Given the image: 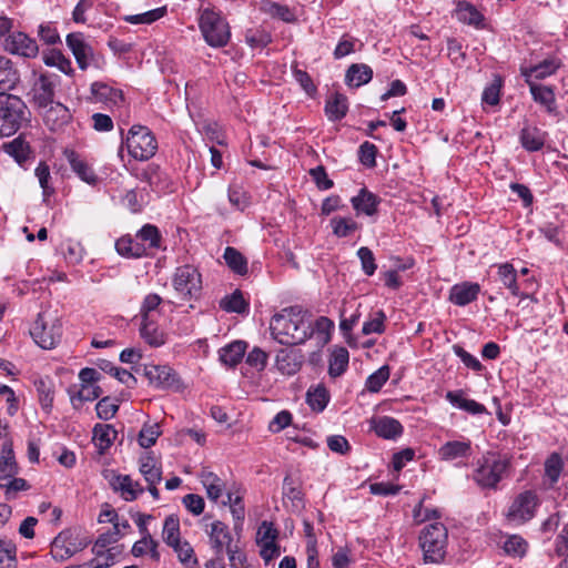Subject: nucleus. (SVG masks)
Returning <instances> with one entry per match:
<instances>
[{
	"instance_id": "nucleus-1",
	"label": "nucleus",
	"mask_w": 568,
	"mask_h": 568,
	"mask_svg": "<svg viewBox=\"0 0 568 568\" xmlns=\"http://www.w3.org/2000/svg\"><path fill=\"white\" fill-rule=\"evenodd\" d=\"M270 328L282 345L303 344L313 334V324L301 306L283 308L272 317Z\"/></svg>"
},
{
	"instance_id": "nucleus-2",
	"label": "nucleus",
	"mask_w": 568,
	"mask_h": 568,
	"mask_svg": "<svg viewBox=\"0 0 568 568\" xmlns=\"http://www.w3.org/2000/svg\"><path fill=\"white\" fill-rule=\"evenodd\" d=\"M513 457L508 453L486 452L476 463L474 481L483 489H496L508 476Z\"/></svg>"
},
{
	"instance_id": "nucleus-3",
	"label": "nucleus",
	"mask_w": 568,
	"mask_h": 568,
	"mask_svg": "<svg viewBox=\"0 0 568 568\" xmlns=\"http://www.w3.org/2000/svg\"><path fill=\"white\" fill-rule=\"evenodd\" d=\"M199 28L205 42L212 48L225 47L231 38L227 21L212 7L199 9Z\"/></svg>"
},
{
	"instance_id": "nucleus-4",
	"label": "nucleus",
	"mask_w": 568,
	"mask_h": 568,
	"mask_svg": "<svg viewBox=\"0 0 568 568\" xmlns=\"http://www.w3.org/2000/svg\"><path fill=\"white\" fill-rule=\"evenodd\" d=\"M30 112L23 100L7 92H0V135L14 134L29 120Z\"/></svg>"
},
{
	"instance_id": "nucleus-5",
	"label": "nucleus",
	"mask_w": 568,
	"mask_h": 568,
	"mask_svg": "<svg viewBox=\"0 0 568 568\" xmlns=\"http://www.w3.org/2000/svg\"><path fill=\"white\" fill-rule=\"evenodd\" d=\"M447 528L442 523L427 525L419 535V545L425 562L438 564L446 555Z\"/></svg>"
},
{
	"instance_id": "nucleus-6",
	"label": "nucleus",
	"mask_w": 568,
	"mask_h": 568,
	"mask_svg": "<svg viewBox=\"0 0 568 568\" xmlns=\"http://www.w3.org/2000/svg\"><path fill=\"white\" fill-rule=\"evenodd\" d=\"M60 77L55 73L33 72L27 97L34 110L38 108H45L55 101V91L60 85Z\"/></svg>"
},
{
	"instance_id": "nucleus-7",
	"label": "nucleus",
	"mask_w": 568,
	"mask_h": 568,
	"mask_svg": "<svg viewBox=\"0 0 568 568\" xmlns=\"http://www.w3.org/2000/svg\"><path fill=\"white\" fill-rule=\"evenodd\" d=\"M129 154L135 160L146 161L151 159L156 150L158 142L151 130L144 125H132L125 139Z\"/></svg>"
},
{
	"instance_id": "nucleus-8",
	"label": "nucleus",
	"mask_w": 568,
	"mask_h": 568,
	"mask_svg": "<svg viewBox=\"0 0 568 568\" xmlns=\"http://www.w3.org/2000/svg\"><path fill=\"white\" fill-rule=\"evenodd\" d=\"M30 335L41 348L52 349L61 339L62 323L58 318L48 321L44 313H39L30 328Z\"/></svg>"
},
{
	"instance_id": "nucleus-9",
	"label": "nucleus",
	"mask_w": 568,
	"mask_h": 568,
	"mask_svg": "<svg viewBox=\"0 0 568 568\" xmlns=\"http://www.w3.org/2000/svg\"><path fill=\"white\" fill-rule=\"evenodd\" d=\"M176 294L184 301L197 298L202 291V277L197 268L182 265L175 270L172 280Z\"/></svg>"
},
{
	"instance_id": "nucleus-10",
	"label": "nucleus",
	"mask_w": 568,
	"mask_h": 568,
	"mask_svg": "<svg viewBox=\"0 0 568 568\" xmlns=\"http://www.w3.org/2000/svg\"><path fill=\"white\" fill-rule=\"evenodd\" d=\"M539 505V497L534 490L518 494L507 511V519L516 524H524L534 518Z\"/></svg>"
},
{
	"instance_id": "nucleus-11",
	"label": "nucleus",
	"mask_w": 568,
	"mask_h": 568,
	"mask_svg": "<svg viewBox=\"0 0 568 568\" xmlns=\"http://www.w3.org/2000/svg\"><path fill=\"white\" fill-rule=\"evenodd\" d=\"M143 376L159 389L180 390L182 383L176 372L168 365H144Z\"/></svg>"
},
{
	"instance_id": "nucleus-12",
	"label": "nucleus",
	"mask_w": 568,
	"mask_h": 568,
	"mask_svg": "<svg viewBox=\"0 0 568 568\" xmlns=\"http://www.w3.org/2000/svg\"><path fill=\"white\" fill-rule=\"evenodd\" d=\"M44 125L52 132L62 131L72 119L70 110L61 102L53 101L45 108H38Z\"/></svg>"
},
{
	"instance_id": "nucleus-13",
	"label": "nucleus",
	"mask_w": 568,
	"mask_h": 568,
	"mask_svg": "<svg viewBox=\"0 0 568 568\" xmlns=\"http://www.w3.org/2000/svg\"><path fill=\"white\" fill-rule=\"evenodd\" d=\"M209 537L214 554L220 558L224 556V554L229 549H231L237 544V541L233 539V536L227 525L220 520H216L211 524Z\"/></svg>"
},
{
	"instance_id": "nucleus-14",
	"label": "nucleus",
	"mask_w": 568,
	"mask_h": 568,
	"mask_svg": "<svg viewBox=\"0 0 568 568\" xmlns=\"http://www.w3.org/2000/svg\"><path fill=\"white\" fill-rule=\"evenodd\" d=\"M4 48L8 52L24 58H34L39 52L37 41L23 32H14L8 36Z\"/></svg>"
},
{
	"instance_id": "nucleus-15",
	"label": "nucleus",
	"mask_w": 568,
	"mask_h": 568,
	"mask_svg": "<svg viewBox=\"0 0 568 568\" xmlns=\"http://www.w3.org/2000/svg\"><path fill=\"white\" fill-rule=\"evenodd\" d=\"M106 478L112 489L120 493L121 497L126 501L135 500L144 491L140 483L134 481L129 475L111 474Z\"/></svg>"
},
{
	"instance_id": "nucleus-16",
	"label": "nucleus",
	"mask_w": 568,
	"mask_h": 568,
	"mask_svg": "<svg viewBox=\"0 0 568 568\" xmlns=\"http://www.w3.org/2000/svg\"><path fill=\"white\" fill-rule=\"evenodd\" d=\"M471 455V442L464 440H449L443 444L438 449V457L444 462H455L468 459Z\"/></svg>"
},
{
	"instance_id": "nucleus-17",
	"label": "nucleus",
	"mask_w": 568,
	"mask_h": 568,
	"mask_svg": "<svg viewBox=\"0 0 568 568\" xmlns=\"http://www.w3.org/2000/svg\"><path fill=\"white\" fill-rule=\"evenodd\" d=\"M67 45L72 51L81 70H85L93 57L92 48L84 42L81 33H70L67 37Z\"/></svg>"
},
{
	"instance_id": "nucleus-18",
	"label": "nucleus",
	"mask_w": 568,
	"mask_h": 568,
	"mask_svg": "<svg viewBox=\"0 0 568 568\" xmlns=\"http://www.w3.org/2000/svg\"><path fill=\"white\" fill-rule=\"evenodd\" d=\"M72 537L71 530L61 531L51 542V555L53 559L63 561L72 557L75 552L82 550L89 545V541L80 542V547H67V542Z\"/></svg>"
},
{
	"instance_id": "nucleus-19",
	"label": "nucleus",
	"mask_w": 568,
	"mask_h": 568,
	"mask_svg": "<svg viewBox=\"0 0 568 568\" xmlns=\"http://www.w3.org/2000/svg\"><path fill=\"white\" fill-rule=\"evenodd\" d=\"M529 91L534 101L542 105L549 114H557L556 95L552 87L538 84L528 80Z\"/></svg>"
},
{
	"instance_id": "nucleus-20",
	"label": "nucleus",
	"mask_w": 568,
	"mask_h": 568,
	"mask_svg": "<svg viewBox=\"0 0 568 568\" xmlns=\"http://www.w3.org/2000/svg\"><path fill=\"white\" fill-rule=\"evenodd\" d=\"M91 93L97 102L104 103L109 108L120 106L124 102L123 92L103 82H93Z\"/></svg>"
},
{
	"instance_id": "nucleus-21",
	"label": "nucleus",
	"mask_w": 568,
	"mask_h": 568,
	"mask_svg": "<svg viewBox=\"0 0 568 568\" xmlns=\"http://www.w3.org/2000/svg\"><path fill=\"white\" fill-rule=\"evenodd\" d=\"M480 285L473 282H463L450 288L449 300L457 306H466L477 300Z\"/></svg>"
},
{
	"instance_id": "nucleus-22",
	"label": "nucleus",
	"mask_w": 568,
	"mask_h": 568,
	"mask_svg": "<svg viewBox=\"0 0 568 568\" xmlns=\"http://www.w3.org/2000/svg\"><path fill=\"white\" fill-rule=\"evenodd\" d=\"M138 244L144 247V256L153 255L154 251L162 247V236L159 229L152 224L143 225L135 234Z\"/></svg>"
},
{
	"instance_id": "nucleus-23",
	"label": "nucleus",
	"mask_w": 568,
	"mask_h": 568,
	"mask_svg": "<svg viewBox=\"0 0 568 568\" xmlns=\"http://www.w3.org/2000/svg\"><path fill=\"white\" fill-rule=\"evenodd\" d=\"M546 139L547 132L528 124H526L519 133L521 146L528 152L540 151L545 145Z\"/></svg>"
},
{
	"instance_id": "nucleus-24",
	"label": "nucleus",
	"mask_w": 568,
	"mask_h": 568,
	"mask_svg": "<svg viewBox=\"0 0 568 568\" xmlns=\"http://www.w3.org/2000/svg\"><path fill=\"white\" fill-rule=\"evenodd\" d=\"M371 424L375 434L385 439H395L403 433V426L393 417L382 416L373 418Z\"/></svg>"
},
{
	"instance_id": "nucleus-25",
	"label": "nucleus",
	"mask_w": 568,
	"mask_h": 568,
	"mask_svg": "<svg viewBox=\"0 0 568 568\" xmlns=\"http://www.w3.org/2000/svg\"><path fill=\"white\" fill-rule=\"evenodd\" d=\"M559 60L555 58H548L530 68H521L520 71L521 75L525 78L526 83H528V80H542L554 74L559 69Z\"/></svg>"
},
{
	"instance_id": "nucleus-26",
	"label": "nucleus",
	"mask_w": 568,
	"mask_h": 568,
	"mask_svg": "<svg viewBox=\"0 0 568 568\" xmlns=\"http://www.w3.org/2000/svg\"><path fill=\"white\" fill-rule=\"evenodd\" d=\"M351 202L357 213L372 216L377 213V206L381 203V199L366 187H362L358 194L352 197Z\"/></svg>"
},
{
	"instance_id": "nucleus-27",
	"label": "nucleus",
	"mask_w": 568,
	"mask_h": 568,
	"mask_svg": "<svg viewBox=\"0 0 568 568\" xmlns=\"http://www.w3.org/2000/svg\"><path fill=\"white\" fill-rule=\"evenodd\" d=\"M247 343L244 341H234L219 351L220 361L229 367H235L245 355Z\"/></svg>"
},
{
	"instance_id": "nucleus-28",
	"label": "nucleus",
	"mask_w": 568,
	"mask_h": 568,
	"mask_svg": "<svg viewBox=\"0 0 568 568\" xmlns=\"http://www.w3.org/2000/svg\"><path fill=\"white\" fill-rule=\"evenodd\" d=\"M446 399L454 406L471 414V415H480L486 414V407L477 403L474 399H468L464 396L463 390H449L446 393Z\"/></svg>"
},
{
	"instance_id": "nucleus-29",
	"label": "nucleus",
	"mask_w": 568,
	"mask_h": 568,
	"mask_svg": "<svg viewBox=\"0 0 568 568\" xmlns=\"http://www.w3.org/2000/svg\"><path fill=\"white\" fill-rule=\"evenodd\" d=\"M18 470L12 442L6 440L0 454V479L11 478L18 474Z\"/></svg>"
},
{
	"instance_id": "nucleus-30",
	"label": "nucleus",
	"mask_w": 568,
	"mask_h": 568,
	"mask_svg": "<svg viewBox=\"0 0 568 568\" xmlns=\"http://www.w3.org/2000/svg\"><path fill=\"white\" fill-rule=\"evenodd\" d=\"M373 78V70L364 63H354L349 65L345 74V82L349 87L359 88L368 83Z\"/></svg>"
},
{
	"instance_id": "nucleus-31",
	"label": "nucleus",
	"mask_w": 568,
	"mask_h": 568,
	"mask_svg": "<svg viewBox=\"0 0 568 568\" xmlns=\"http://www.w3.org/2000/svg\"><path fill=\"white\" fill-rule=\"evenodd\" d=\"M68 161L70 166L74 173L88 184H95L98 181V176L94 171L89 166V164L80 158L74 151H70L67 153Z\"/></svg>"
},
{
	"instance_id": "nucleus-32",
	"label": "nucleus",
	"mask_w": 568,
	"mask_h": 568,
	"mask_svg": "<svg viewBox=\"0 0 568 568\" xmlns=\"http://www.w3.org/2000/svg\"><path fill=\"white\" fill-rule=\"evenodd\" d=\"M348 110L347 98L338 92L333 93L326 101L325 113L331 121L342 120Z\"/></svg>"
},
{
	"instance_id": "nucleus-33",
	"label": "nucleus",
	"mask_w": 568,
	"mask_h": 568,
	"mask_svg": "<svg viewBox=\"0 0 568 568\" xmlns=\"http://www.w3.org/2000/svg\"><path fill=\"white\" fill-rule=\"evenodd\" d=\"M142 180L146 181L148 184L156 192H169L171 182L168 176L164 175L159 166L149 165L142 173Z\"/></svg>"
},
{
	"instance_id": "nucleus-34",
	"label": "nucleus",
	"mask_w": 568,
	"mask_h": 568,
	"mask_svg": "<svg viewBox=\"0 0 568 568\" xmlns=\"http://www.w3.org/2000/svg\"><path fill=\"white\" fill-rule=\"evenodd\" d=\"M497 275L504 287L509 290L514 296L525 297L519 291V285L517 283V271L513 264L503 263L497 265Z\"/></svg>"
},
{
	"instance_id": "nucleus-35",
	"label": "nucleus",
	"mask_w": 568,
	"mask_h": 568,
	"mask_svg": "<svg viewBox=\"0 0 568 568\" xmlns=\"http://www.w3.org/2000/svg\"><path fill=\"white\" fill-rule=\"evenodd\" d=\"M545 467V481L548 487L552 488L559 480L564 470V460L558 453H551L544 464Z\"/></svg>"
},
{
	"instance_id": "nucleus-36",
	"label": "nucleus",
	"mask_w": 568,
	"mask_h": 568,
	"mask_svg": "<svg viewBox=\"0 0 568 568\" xmlns=\"http://www.w3.org/2000/svg\"><path fill=\"white\" fill-rule=\"evenodd\" d=\"M116 430L109 424H97L93 428V442L100 453H104L116 438Z\"/></svg>"
},
{
	"instance_id": "nucleus-37",
	"label": "nucleus",
	"mask_w": 568,
	"mask_h": 568,
	"mask_svg": "<svg viewBox=\"0 0 568 568\" xmlns=\"http://www.w3.org/2000/svg\"><path fill=\"white\" fill-rule=\"evenodd\" d=\"M116 252L128 258H140L144 256V247L138 244L136 240L131 235H123L115 242Z\"/></svg>"
},
{
	"instance_id": "nucleus-38",
	"label": "nucleus",
	"mask_w": 568,
	"mask_h": 568,
	"mask_svg": "<svg viewBox=\"0 0 568 568\" xmlns=\"http://www.w3.org/2000/svg\"><path fill=\"white\" fill-rule=\"evenodd\" d=\"M301 357L294 352L281 351L276 356V366L284 375H294L302 366Z\"/></svg>"
},
{
	"instance_id": "nucleus-39",
	"label": "nucleus",
	"mask_w": 568,
	"mask_h": 568,
	"mask_svg": "<svg viewBox=\"0 0 568 568\" xmlns=\"http://www.w3.org/2000/svg\"><path fill=\"white\" fill-rule=\"evenodd\" d=\"M140 335L152 347H159L165 343L164 334L150 318L142 320Z\"/></svg>"
},
{
	"instance_id": "nucleus-40",
	"label": "nucleus",
	"mask_w": 568,
	"mask_h": 568,
	"mask_svg": "<svg viewBox=\"0 0 568 568\" xmlns=\"http://www.w3.org/2000/svg\"><path fill=\"white\" fill-rule=\"evenodd\" d=\"M223 258L226 265L239 275H245L247 273V260L246 257L235 247L227 246L224 251Z\"/></svg>"
},
{
	"instance_id": "nucleus-41",
	"label": "nucleus",
	"mask_w": 568,
	"mask_h": 568,
	"mask_svg": "<svg viewBox=\"0 0 568 568\" xmlns=\"http://www.w3.org/2000/svg\"><path fill=\"white\" fill-rule=\"evenodd\" d=\"M456 18L463 23L477 28L480 27L484 20L483 14L473 4L464 1L459 2L457 6Z\"/></svg>"
},
{
	"instance_id": "nucleus-42",
	"label": "nucleus",
	"mask_w": 568,
	"mask_h": 568,
	"mask_svg": "<svg viewBox=\"0 0 568 568\" xmlns=\"http://www.w3.org/2000/svg\"><path fill=\"white\" fill-rule=\"evenodd\" d=\"M349 354L345 347H336L329 358L328 373L333 377L341 376L348 367Z\"/></svg>"
},
{
	"instance_id": "nucleus-43",
	"label": "nucleus",
	"mask_w": 568,
	"mask_h": 568,
	"mask_svg": "<svg viewBox=\"0 0 568 568\" xmlns=\"http://www.w3.org/2000/svg\"><path fill=\"white\" fill-rule=\"evenodd\" d=\"M17 81L18 74L10 60L4 57H0V92H7L12 89Z\"/></svg>"
},
{
	"instance_id": "nucleus-44",
	"label": "nucleus",
	"mask_w": 568,
	"mask_h": 568,
	"mask_svg": "<svg viewBox=\"0 0 568 568\" xmlns=\"http://www.w3.org/2000/svg\"><path fill=\"white\" fill-rule=\"evenodd\" d=\"M140 473L148 484H159L162 480V468L156 465L151 456L141 459Z\"/></svg>"
},
{
	"instance_id": "nucleus-45",
	"label": "nucleus",
	"mask_w": 568,
	"mask_h": 568,
	"mask_svg": "<svg viewBox=\"0 0 568 568\" xmlns=\"http://www.w3.org/2000/svg\"><path fill=\"white\" fill-rule=\"evenodd\" d=\"M17 546L10 539H0V568H17Z\"/></svg>"
},
{
	"instance_id": "nucleus-46",
	"label": "nucleus",
	"mask_w": 568,
	"mask_h": 568,
	"mask_svg": "<svg viewBox=\"0 0 568 568\" xmlns=\"http://www.w3.org/2000/svg\"><path fill=\"white\" fill-rule=\"evenodd\" d=\"M4 151L11 155L20 165L29 159L30 156V146L27 142H24L21 136L14 139L13 141L4 144Z\"/></svg>"
},
{
	"instance_id": "nucleus-47",
	"label": "nucleus",
	"mask_w": 568,
	"mask_h": 568,
	"mask_svg": "<svg viewBox=\"0 0 568 568\" xmlns=\"http://www.w3.org/2000/svg\"><path fill=\"white\" fill-rule=\"evenodd\" d=\"M201 481L206 488L207 497L216 501L223 491V483L221 478L212 471H203L201 474Z\"/></svg>"
},
{
	"instance_id": "nucleus-48",
	"label": "nucleus",
	"mask_w": 568,
	"mask_h": 568,
	"mask_svg": "<svg viewBox=\"0 0 568 568\" xmlns=\"http://www.w3.org/2000/svg\"><path fill=\"white\" fill-rule=\"evenodd\" d=\"M163 540L168 546L179 545L180 539V519L175 515H170L163 524Z\"/></svg>"
},
{
	"instance_id": "nucleus-49",
	"label": "nucleus",
	"mask_w": 568,
	"mask_h": 568,
	"mask_svg": "<svg viewBox=\"0 0 568 568\" xmlns=\"http://www.w3.org/2000/svg\"><path fill=\"white\" fill-rule=\"evenodd\" d=\"M158 546L159 542L152 537H141L140 540L134 542L131 552L134 557H141L150 552L152 559L159 560Z\"/></svg>"
},
{
	"instance_id": "nucleus-50",
	"label": "nucleus",
	"mask_w": 568,
	"mask_h": 568,
	"mask_svg": "<svg viewBox=\"0 0 568 568\" xmlns=\"http://www.w3.org/2000/svg\"><path fill=\"white\" fill-rule=\"evenodd\" d=\"M220 306L226 312L243 314L247 311L248 304L245 302L241 291L236 290L231 295L221 300Z\"/></svg>"
},
{
	"instance_id": "nucleus-51",
	"label": "nucleus",
	"mask_w": 568,
	"mask_h": 568,
	"mask_svg": "<svg viewBox=\"0 0 568 568\" xmlns=\"http://www.w3.org/2000/svg\"><path fill=\"white\" fill-rule=\"evenodd\" d=\"M102 390L99 386L82 385L81 389L73 392L69 389L71 403L74 407H78V403L92 402L100 397Z\"/></svg>"
},
{
	"instance_id": "nucleus-52",
	"label": "nucleus",
	"mask_w": 568,
	"mask_h": 568,
	"mask_svg": "<svg viewBox=\"0 0 568 568\" xmlns=\"http://www.w3.org/2000/svg\"><path fill=\"white\" fill-rule=\"evenodd\" d=\"M333 234L338 237H346L358 229V224L351 217L335 216L331 220Z\"/></svg>"
},
{
	"instance_id": "nucleus-53",
	"label": "nucleus",
	"mask_w": 568,
	"mask_h": 568,
	"mask_svg": "<svg viewBox=\"0 0 568 568\" xmlns=\"http://www.w3.org/2000/svg\"><path fill=\"white\" fill-rule=\"evenodd\" d=\"M390 369L388 365H383L376 372L371 374L366 379V389L372 393H377L382 389L384 384L388 381Z\"/></svg>"
},
{
	"instance_id": "nucleus-54",
	"label": "nucleus",
	"mask_w": 568,
	"mask_h": 568,
	"mask_svg": "<svg viewBox=\"0 0 568 568\" xmlns=\"http://www.w3.org/2000/svg\"><path fill=\"white\" fill-rule=\"evenodd\" d=\"M528 544L527 541L518 536V535H511L509 536L503 546V549L505 552L513 557H524L527 552Z\"/></svg>"
},
{
	"instance_id": "nucleus-55",
	"label": "nucleus",
	"mask_w": 568,
	"mask_h": 568,
	"mask_svg": "<svg viewBox=\"0 0 568 568\" xmlns=\"http://www.w3.org/2000/svg\"><path fill=\"white\" fill-rule=\"evenodd\" d=\"M43 62L48 67H57L61 72L70 74L72 72L71 62L61 51L51 50L43 54Z\"/></svg>"
},
{
	"instance_id": "nucleus-56",
	"label": "nucleus",
	"mask_w": 568,
	"mask_h": 568,
	"mask_svg": "<svg viewBox=\"0 0 568 568\" xmlns=\"http://www.w3.org/2000/svg\"><path fill=\"white\" fill-rule=\"evenodd\" d=\"M161 435L160 425L158 423L154 424H145L141 428L139 433V444L143 448H150L156 443V439Z\"/></svg>"
},
{
	"instance_id": "nucleus-57",
	"label": "nucleus",
	"mask_w": 568,
	"mask_h": 568,
	"mask_svg": "<svg viewBox=\"0 0 568 568\" xmlns=\"http://www.w3.org/2000/svg\"><path fill=\"white\" fill-rule=\"evenodd\" d=\"M245 41L246 43L255 49V48H265L271 41V34L264 29H248L245 32Z\"/></svg>"
},
{
	"instance_id": "nucleus-58",
	"label": "nucleus",
	"mask_w": 568,
	"mask_h": 568,
	"mask_svg": "<svg viewBox=\"0 0 568 568\" xmlns=\"http://www.w3.org/2000/svg\"><path fill=\"white\" fill-rule=\"evenodd\" d=\"M166 13V8L161 7L156 8L143 13L133 14V16H126L124 20L126 22H130L132 24H150L159 19H161Z\"/></svg>"
},
{
	"instance_id": "nucleus-59",
	"label": "nucleus",
	"mask_w": 568,
	"mask_h": 568,
	"mask_svg": "<svg viewBox=\"0 0 568 568\" xmlns=\"http://www.w3.org/2000/svg\"><path fill=\"white\" fill-rule=\"evenodd\" d=\"M283 495L290 499L295 506L303 501V493L291 476H285L283 480Z\"/></svg>"
},
{
	"instance_id": "nucleus-60",
	"label": "nucleus",
	"mask_w": 568,
	"mask_h": 568,
	"mask_svg": "<svg viewBox=\"0 0 568 568\" xmlns=\"http://www.w3.org/2000/svg\"><path fill=\"white\" fill-rule=\"evenodd\" d=\"M118 409L119 405L109 396L101 398L95 406L98 417L103 420L111 419Z\"/></svg>"
},
{
	"instance_id": "nucleus-61",
	"label": "nucleus",
	"mask_w": 568,
	"mask_h": 568,
	"mask_svg": "<svg viewBox=\"0 0 568 568\" xmlns=\"http://www.w3.org/2000/svg\"><path fill=\"white\" fill-rule=\"evenodd\" d=\"M307 403L313 410L322 412L328 403L326 389L324 387H317L314 390H308Z\"/></svg>"
},
{
	"instance_id": "nucleus-62",
	"label": "nucleus",
	"mask_w": 568,
	"mask_h": 568,
	"mask_svg": "<svg viewBox=\"0 0 568 568\" xmlns=\"http://www.w3.org/2000/svg\"><path fill=\"white\" fill-rule=\"evenodd\" d=\"M63 254L65 260L71 264H78L82 261L84 255V248L81 243L68 240L63 244Z\"/></svg>"
},
{
	"instance_id": "nucleus-63",
	"label": "nucleus",
	"mask_w": 568,
	"mask_h": 568,
	"mask_svg": "<svg viewBox=\"0 0 568 568\" xmlns=\"http://www.w3.org/2000/svg\"><path fill=\"white\" fill-rule=\"evenodd\" d=\"M357 256L361 260L363 272L367 276H372L377 268V265L375 263V257H374L372 250L366 246H362L357 251Z\"/></svg>"
},
{
	"instance_id": "nucleus-64",
	"label": "nucleus",
	"mask_w": 568,
	"mask_h": 568,
	"mask_svg": "<svg viewBox=\"0 0 568 568\" xmlns=\"http://www.w3.org/2000/svg\"><path fill=\"white\" fill-rule=\"evenodd\" d=\"M120 554L116 547L108 548L99 558H92L88 566L91 568H105L110 567L115 562L116 555Z\"/></svg>"
}]
</instances>
